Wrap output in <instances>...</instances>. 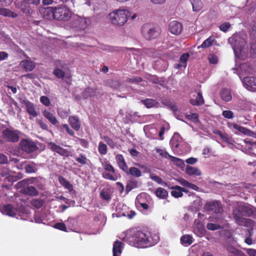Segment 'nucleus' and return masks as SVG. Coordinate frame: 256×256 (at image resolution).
Returning a JSON list of instances; mask_svg holds the SVG:
<instances>
[{
	"label": "nucleus",
	"mask_w": 256,
	"mask_h": 256,
	"mask_svg": "<svg viewBox=\"0 0 256 256\" xmlns=\"http://www.w3.org/2000/svg\"><path fill=\"white\" fill-rule=\"evenodd\" d=\"M58 179L60 184L64 186L68 190H72V185L64 177L60 176H58Z\"/></svg>",
	"instance_id": "38"
},
{
	"label": "nucleus",
	"mask_w": 256,
	"mask_h": 256,
	"mask_svg": "<svg viewBox=\"0 0 256 256\" xmlns=\"http://www.w3.org/2000/svg\"><path fill=\"white\" fill-rule=\"evenodd\" d=\"M40 4V0H22L16 4V8L26 15L32 14V8Z\"/></svg>",
	"instance_id": "4"
},
{
	"label": "nucleus",
	"mask_w": 256,
	"mask_h": 256,
	"mask_svg": "<svg viewBox=\"0 0 256 256\" xmlns=\"http://www.w3.org/2000/svg\"><path fill=\"white\" fill-rule=\"evenodd\" d=\"M2 211V214L10 216H14L18 212V209L11 204L4 206Z\"/></svg>",
	"instance_id": "14"
},
{
	"label": "nucleus",
	"mask_w": 256,
	"mask_h": 256,
	"mask_svg": "<svg viewBox=\"0 0 256 256\" xmlns=\"http://www.w3.org/2000/svg\"><path fill=\"white\" fill-rule=\"evenodd\" d=\"M126 174L136 178H139L142 176L141 171L138 168L134 166L130 168Z\"/></svg>",
	"instance_id": "37"
},
{
	"label": "nucleus",
	"mask_w": 256,
	"mask_h": 256,
	"mask_svg": "<svg viewBox=\"0 0 256 256\" xmlns=\"http://www.w3.org/2000/svg\"><path fill=\"white\" fill-rule=\"evenodd\" d=\"M40 102L46 106H48L50 104V102L48 98L44 96L40 98Z\"/></svg>",
	"instance_id": "60"
},
{
	"label": "nucleus",
	"mask_w": 256,
	"mask_h": 256,
	"mask_svg": "<svg viewBox=\"0 0 256 256\" xmlns=\"http://www.w3.org/2000/svg\"><path fill=\"white\" fill-rule=\"evenodd\" d=\"M206 228L209 230H215L221 228L220 225L213 223H208Z\"/></svg>",
	"instance_id": "59"
},
{
	"label": "nucleus",
	"mask_w": 256,
	"mask_h": 256,
	"mask_svg": "<svg viewBox=\"0 0 256 256\" xmlns=\"http://www.w3.org/2000/svg\"><path fill=\"white\" fill-rule=\"evenodd\" d=\"M102 166L104 170L108 172H105L102 174V177L108 180L115 181L117 180V177L114 176L116 170L114 166L110 164L109 162L104 160L102 162Z\"/></svg>",
	"instance_id": "8"
},
{
	"label": "nucleus",
	"mask_w": 256,
	"mask_h": 256,
	"mask_svg": "<svg viewBox=\"0 0 256 256\" xmlns=\"http://www.w3.org/2000/svg\"><path fill=\"white\" fill-rule=\"evenodd\" d=\"M228 127L230 128L233 132H234L236 134V132H234V130H237L238 132L245 134H250V131L243 126H240L236 124L233 123H228Z\"/></svg>",
	"instance_id": "18"
},
{
	"label": "nucleus",
	"mask_w": 256,
	"mask_h": 256,
	"mask_svg": "<svg viewBox=\"0 0 256 256\" xmlns=\"http://www.w3.org/2000/svg\"><path fill=\"white\" fill-rule=\"evenodd\" d=\"M170 160L174 164L180 168H184V161L180 158L172 156Z\"/></svg>",
	"instance_id": "47"
},
{
	"label": "nucleus",
	"mask_w": 256,
	"mask_h": 256,
	"mask_svg": "<svg viewBox=\"0 0 256 256\" xmlns=\"http://www.w3.org/2000/svg\"><path fill=\"white\" fill-rule=\"evenodd\" d=\"M108 84L110 87L114 88H117L120 86V83L118 80H110Z\"/></svg>",
	"instance_id": "58"
},
{
	"label": "nucleus",
	"mask_w": 256,
	"mask_h": 256,
	"mask_svg": "<svg viewBox=\"0 0 256 256\" xmlns=\"http://www.w3.org/2000/svg\"><path fill=\"white\" fill-rule=\"evenodd\" d=\"M0 15L12 18H16L18 16L16 12L4 8H0Z\"/></svg>",
	"instance_id": "28"
},
{
	"label": "nucleus",
	"mask_w": 256,
	"mask_h": 256,
	"mask_svg": "<svg viewBox=\"0 0 256 256\" xmlns=\"http://www.w3.org/2000/svg\"><path fill=\"white\" fill-rule=\"evenodd\" d=\"M156 152L159 154L166 159L170 160L172 156L170 155L166 150H162L158 148H156Z\"/></svg>",
	"instance_id": "52"
},
{
	"label": "nucleus",
	"mask_w": 256,
	"mask_h": 256,
	"mask_svg": "<svg viewBox=\"0 0 256 256\" xmlns=\"http://www.w3.org/2000/svg\"><path fill=\"white\" fill-rule=\"evenodd\" d=\"M232 216L236 223L238 224L243 218V214L241 211L240 206L233 210Z\"/></svg>",
	"instance_id": "25"
},
{
	"label": "nucleus",
	"mask_w": 256,
	"mask_h": 256,
	"mask_svg": "<svg viewBox=\"0 0 256 256\" xmlns=\"http://www.w3.org/2000/svg\"><path fill=\"white\" fill-rule=\"evenodd\" d=\"M226 250L234 256H246L241 250H240L232 245H228L226 247Z\"/></svg>",
	"instance_id": "27"
},
{
	"label": "nucleus",
	"mask_w": 256,
	"mask_h": 256,
	"mask_svg": "<svg viewBox=\"0 0 256 256\" xmlns=\"http://www.w3.org/2000/svg\"><path fill=\"white\" fill-rule=\"evenodd\" d=\"M68 122L70 126L76 131L80 130V122L77 116H72L68 118Z\"/></svg>",
	"instance_id": "17"
},
{
	"label": "nucleus",
	"mask_w": 256,
	"mask_h": 256,
	"mask_svg": "<svg viewBox=\"0 0 256 256\" xmlns=\"http://www.w3.org/2000/svg\"><path fill=\"white\" fill-rule=\"evenodd\" d=\"M38 124L40 128L44 130H48V125L46 122L42 120H40L38 121Z\"/></svg>",
	"instance_id": "64"
},
{
	"label": "nucleus",
	"mask_w": 256,
	"mask_h": 256,
	"mask_svg": "<svg viewBox=\"0 0 256 256\" xmlns=\"http://www.w3.org/2000/svg\"><path fill=\"white\" fill-rule=\"evenodd\" d=\"M54 228H56L58 230L64 231V232H68L66 230V224L63 222H56L54 226Z\"/></svg>",
	"instance_id": "56"
},
{
	"label": "nucleus",
	"mask_w": 256,
	"mask_h": 256,
	"mask_svg": "<svg viewBox=\"0 0 256 256\" xmlns=\"http://www.w3.org/2000/svg\"><path fill=\"white\" fill-rule=\"evenodd\" d=\"M168 29L172 34L177 36L181 34L183 26L180 22L177 20H173L169 24Z\"/></svg>",
	"instance_id": "12"
},
{
	"label": "nucleus",
	"mask_w": 256,
	"mask_h": 256,
	"mask_svg": "<svg viewBox=\"0 0 256 256\" xmlns=\"http://www.w3.org/2000/svg\"><path fill=\"white\" fill-rule=\"evenodd\" d=\"M21 67L25 70L26 71H32L34 68V64L29 60H23L20 62Z\"/></svg>",
	"instance_id": "23"
},
{
	"label": "nucleus",
	"mask_w": 256,
	"mask_h": 256,
	"mask_svg": "<svg viewBox=\"0 0 256 256\" xmlns=\"http://www.w3.org/2000/svg\"><path fill=\"white\" fill-rule=\"evenodd\" d=\"M204 100L200 92L197 94L196 99L190 98V102L193 106H201L204 104Z\"/></svg>",
	"instance_id": "24"
},
{
	"label": "nucleus",
	"mask_w": 256,
	"mask_h": 256,
	"mask_svg": "<svg viewBox=\"0 0 256 256\" xmlns=\"http://www.w3.org/2000/svg\"><path fill=\"white\" fill-rule=\"evenodd\" d=\"M138 182L136 180L131 179L129 180L126 186V192L128 194L132 190L138 187Z\"/></svg>",
	"instance_id": "35"
},
{
	"label": "nucleus",
	"mask_w": 256,
	"mask_h": 256,
	"mask_svg": "<svg viewBox=\"0 0 256 256\" xmlns=\"http://www.w3.org/2000/svg\"><path fill=\"white\" fill-rule=\"evenodd\" d=\"M208 60L211 64H216L218 62V57L214 54H210L208 56Z\"/></svg>",
	"instance_id": "55"
},
{
	"label": "nucleus",
	"mask_w": 256,
	"mask_h": 256,
	"mask_svg": "<svg viewBox=\"0 0 256 256\" xmlns=\"http://www.w3.org/2000/svg\"><path fill=\"white\" fill-rule=\"evenodd\" d=\"M192 5L194 12H199L203 8V3L202 0H189Z\"/></svg>",
	"instance_id": "30"
},
{
	"label": "nucleus",
	"mask_w": 256,
	"mask_h": 256,
	"mask_svg": "<svg viewBox=\"0 0 256 256\" xmlns=\"http://www.w3.org/2000/svg\"><path fill=\"white\" fill-rule=\"evenodd\" d=\"M186 173L189 176L195 175L196 176H200L202 174L200 170L198 168L189 166H188L186 168Z\"/></svg>",
	"instance_id": "31"
},
{
	"label": "nucleus",
	"mask_w": 256,
	"mask_h": 256,
	"mask_svg": "<svg viewBox=\"0 0 256 256\" xmlns=\"http://www.w3.org/2000/svg\"><path fill=\"white\" fill-rule=\"evenodd\" d=\"M222 116L227 118H232L234 117V113L231 110H226L223 111Z\"/></svg>",
	"instance_id": "63"
},
{
	"label": "nucleus",
	"mask_w": 256,
	"mask_h": 256,
	"mask_svg": "<svg viewBox=\"0 0 256 256\" xmlns=\"http://www.w3.org/2000/svg\"><path fill=\"white\" fill-rule=\"evenodd\" d=\"M98 151L102 155L106 154L108 152V147L106 144L102 142H100L98 143Z\"/></svg>",
	"instance_id": "46"
},
{
	"label": "nucleus",
	"mask_w": 256,
	"mask_h": 256,
	"mask_svg": "<svg viewBox=\"0 0 256 256\" xmlns=\"http://www.w3.org/2000/svg\"><path fill=\"white\" fill-rule=\"evenodd\" d=\"M230 22H226L220 25L219 28L220 30L224 32H226L228 29L230 27Z\"/></svg>",
	"instance_id": "62"
},
{
	"label": "nucleus",
	"mask_w": 256,
	"mask_h": 256,
	"mask_svg": "<svg viewBox=\"0 0 256 256\" xmlns=\"http://www.w3.org/2000/svg\"><path fill=\"white\" fill-rule=\"evenodd\" d=\"M172 190L171 192V194L172 196L178 198L182 197L183 194L182 192V187L178 186H172L170 188Z\"/></svg>",
	"instance_id": "34"
},
{
	"label": "nucleus",
	"mask_w": 256,
	"mask_h": 256,
	"mask_svg": "<svg viewBox=\"0 0 256 256\" xmlns=\"http://www.w3.org/2000/svg\"><path fill=\"white\" fill-rule=\"evenodd\" d=\"M220 96L222 99L226 102H228L232 99L230 90L226 88H223L220 92Z\"/></svg>",
	"instance_id": "21"
},
{
	"label": "nucleus",
	"mask_w": 256,
	"mask_h": 256,
	"mask_svg": "<svg viewBox=\"0 0 256 256\" xmlns=\"http://www.w3.org/2000/svg\"><path fill=\"white\" fill-rule=\"evenodd\" d=\"M20 132L18 130L6 128L2 132L3 138L8 142H16L20 140Z\"/></svg>",
	"instance_id": "9"
},
{
	"label": "nucleus",
	"mask_w": 256,
	"mask_h": 256,
	"mask_svg": "<svg viewBox=\"0 0 256 256\" xmlns=\"http://www.w3.org/2000/svg\"><path fill=\"white\" fill-rule=\"evenodd\" d=\"M243 82L248 90L256 92V78L254 76L246 77L244 78Z\"/></svg>",
	"instance_id": "13"
},
{
	"label": "nucleus",
	"mask_w": 256,
	"mask_h": 256,
	"mask_svg": "<svg viewBox=\"0 0 256 256\" xmlns=\"http://www.w3.org/2000/svg\"><path fill=\"white\" fill-rule=\"evenodd\" d=\"M116 160L119 168L126 174L128 168L123 156L121 154H117L116 156Z\"/></svg>",
	"instance_id": "15"
},
{
	"label": "nucleus",
	"mask_w": 256,
	"mask_h": 256,
	"mask_svg": "<svg viewBox=\"0 0 256 256\" xmlns=\"http://www.w3.org/2000/svg\"><path fill=\"white\" fill-rule=\"evenodd\" d=\"M150 178L158 184H164V186L167 185L166 182H164L162 178L158 176H156L154 173H151L150 174Z\"/></svg>",
	"instance_id": "48"
},
{
	"label": "nucleus",
	"mask_w": 256,
	"mask_h": 256,
	"mask_svg": "<svg viewBox=\"0 0 256 256\" xmlns=\"http://www.w3.org/2000/svg\"><path fill=\"white\" fill-rule=\"evenodd\" d=\"M102 139L110 148H114L116 146V143L108 136H104Z\"/></svg>",
	"instance_id": "50"
},
{
	"label": "nucleus",
	"mask_w": 256,
	"mask_h": 256,
	"mask_svg": "<svg viewBox=\"0 0 256 256\" xmlns=\"http://www.w3.org/2000/svg\"><path fill=\"white\" fill-rule=\"evenodd\" d=\"M24 192L26 194H28L30 196H36L38 195V193L36 188L32 186H27L24 189Z\"/></svg>",
	"instance_id": "44"
},
{
	"label": "nucleus",
	"mask_w": 256,
	"mask_h": 256,
	"mask_svg": "<svg viewBox=\"0 0 256 256\" xmlns=\"http://www.w3.org/2000/svg\"><path fill=\"white\" fill-rule=\"evenodd\" d=\"M32 205L36 208H40L44 204V201L40 199H33L30 202Z\"/></svg>",
	"instance_id": "51"
},
{
	"label": "nucleus",
	"mask_w": 256,
	"mask_h": 256,
	"mask_svg": "<svg viewBox=\"0 0 256 256\" xmlns=\"http://www.w3.org/2000/svg\"><path fill=\"white\" fill-rule=\"evenodd\" d=\"M75 159L78 164L82 166L88 164V162H90L87 157L83 154H80L78 156L76 157Z\"/></svg>",
	"instance_id": "41"
},
{
	"label": "nucleus",
	"mask_w": 256,
	"mask_h": 256,
	"mask_svg": "<svg viewBox=\"0 0 256 256\" xmlns=\"http://www.w3.org/2000/svg\"><path fill=\"white\" fill-rule=\"evenodd\" d=\"M122 242L118 240L114 242L112 248L113 256H117V253H122Z\"/></svg>",
	"instance_id": "33"
},
{
	"label": "nucleus",
	"mask_w": 256,
	"mask_h": 256,
	"mask_svg": "<svg viewBox=\"0 0 256 256\" xmlns=\"http://www.w3.org/2000/svg\"><path fill=\"white\" fill-rule=\"evenodd\" d=\"M43 116L46 118L52 125L56 126L58 124V121L53 114L46 110H44L42 112Z\"/></svg>",
	"instance_id": "19"
},
{
	"label": "nucleus",
	"mask_w": 256,
	"mask_h": 256,
	"mask_svg": "<svg viewBox=\"0 0 256 256\" xmlns=\"http://www.w3.org/2000/svg\"><path fill=\"white\" fill-rule=\"evenodd\" d=\"M256 222L252 219L243 218L238 224V225L250 228L254 227Z\"/></svg>",
	"instance_id": "22"
},
{
	"label": "nucleus",
	"mask_w": 256,
	"mask_h": 256,
	"mask_svg": "<svg viewBox=\"0 0 256 256\" xmlns=\"http://www.w3.org/2000/svg\"><path fill=\"white\" fill-rule=\"evenodd\" d=\"M186 118L194 123L198 124L200 122L199 115L197 113H190L186 114Z\"/></svg>",
	"instance_id": "42"
},
{
	"label": "nucleus",
	"mask_w": 256,
	"mask_h": 256,
	"mask_svg": "<svg viewBox=\"0 0 256 256\" xmlns=\"http://www.w3.org/2000/svg\"><path fill=\"white\" fill-rule=\"evenodd\" d=\"M100 198L107 202H109L111 200V196L109 190L106 188H103L100 194Z\"/></svg>",
	"instance_id": "40"
},
{
	"label": "nucleus",
	"mask_w": 256,
	"mask_h": 256,
	"mask_svg": "<svg viewBox=\"0 0 256 256\" xmlns=\"http://www.w3.org/2000/svg\"><path fill=\"white\" fill-rule=\"evenodd\" d=\"M142 81V78L140 76L133 77L128 78V82L132 84H138Z\"/></svg>",
	"instance_id": "61"
},
{
	"label": "nucleus",
	"mask_w": 256,
	"mask_h": 256,
	"mask_svg": "<svg viewBox=\"0 0 256 256\" xmlns=\"http://www.w3.org/2000/svg\"><path fill=\"white\" fill-rule=\"evenodd\" d=\"M24 169L26 173H34L37 171L36 167L32 164H26Z\"/></svg>",
	"instance_id": "54"
},
{
	"label": "nucleus",
	"mask_w": 256,
	"mask_h": 256,
	"mask_svg": "<svg viewBox=\"0 0 256 256\" xmlns=\"http://www.w3.org/2000/svg\"><path fill=\"white\" fill-rule=\"evenodd\" d=\"M154 193L160 199H166L168 194V192L162 188H158Z\"/></svg>",
	"instance_id": "32"
},
{
	"label": "nucleus",
	"mask_w": 256,
	"mask_h": 256,
	"mask_svg": "<svg viewBox=\"0 0 256 256\" xmlns=\"http://www.w3.org/2000/svg\"><path fill=\"white\" fill-rule=\"evenodd\" d=\"M72 15V10L66 6L60 4L54 6V20L60 21H66L70 19Z\"/></svg>",
	"instance_id": "3"
},
{
	"label": "nucleus",
	"mask_w": 256,
	"mask_h": 256,
	"mask_svg": "<svg viewBox=\"0 0 256 256\" xmlns=\"http://www.w3.org/2000/svg\"><path fill=\"white\" fill-rule=\"evenodd\" d=\"M116 160L119 168L126 174L128 168L123 156L121 154H117L116 156Z\"/></svg>",
	"instance_id": "16"
},
{
	"label": "nucleus",
	"mask_w": 256,
	"mask_h": 256,
	"mask_svg": "<svg viewBox=\"0 0 256 256\" xmlns=\"http://www.w3.org/2000/svg\"><path fill=\"white\" fill-rule=\"evenodd\" d=\"M39 12L40 16L44 19L52 20L54 19V7H40Z\"/></svg>",
	"instance_id": "10"
},
{
	"label": "nucleus",
	"mask_w": 256,
	"mask_h": 256,
	"mask_svg": "<svg viewBox=\"0 0 256 256\" xmlns=\"http://www.w3.org/2000/svg\"><path fill=\"white\" fill-rule=\"evenodd\" d=\"M204 209L210 214H222L223 212L222 204L220 202L216 200L206 202L204 206Z\"/></svg>",
	"instance_id": "6"
},
{
	"label": "nucleus",
	"mask_w": 256,
	"mask_h": 256,
	"mask_svg": "<svg viewBox=\"0 0 256 256\" xmlns=\"http://www.w3.org/2000/svg\"><path fill=\"white\" fill-rule=\"evenodd\" d=\"M130 12L125 10H116L108 14L112 24L118 26H122L128 21Z\"/></svg>",
	"instance_id": "2"
},
{
	"label": "nucleus",
	"mask_w": 256,
	"mask_h": 256,
	"mask_svg": "<svg viewBox=\"0 0 256 256\" xmlns=\"http://www.w3.org/2000/svg\"><path fill=\"white\" fill-rule=\"evenodd\" d=\"M127 238L130 245L138 248H144L154 244L150 232L140 230L130 232Z\"/></svg>",
	"instance_id": "1"
},
{
	"label": "nucleus",
	"mask_w": 256,
	"mask_h": 256,
	"mask_svg": "<svg viewBox=\"0 0 256 256\" xmlns=\"http://www.w3.org/2000/svg\"><path fill=\"white\" fill-rule=\"evenodd\" d=\"M48 146L52 152L58 154L61 156L68 158L70 156V152L66 149H64L62 146L57 145L54 142H51L48 143Z\"/></svg>",
	"instance_id": "11"
},
{
	"label": "nucleus",
	"mask_w": 256,
	"mask_h": 256,
	"mask_svg": "<svg viewBox=\"0 0 256 256\" xmlns=\"http://www.w3.org/2000/svg\"><path fill=\"white\" fill-rule=\"evenodd\" d=\"M189 57L190 54L188 53L184 54L180 57V62L184 64V68L186 66V62Z\"/></svg>",
	"instance_id": "57"
},
{
	"label": "nucleus",
	"mask_w": 256,
	"mask_h": 256,
	"mask_svg": "<svg viewBox=\"0 0 256 256\" xmlns=\"http://www.w3.org/2000/svg\"><path fill=\"white\" fill-rule=\"evenodd\" d=\"M142 32L143 36L148 40L156 38L160 35L159 32L149 24L142 26Z\"/></svg>",
	"instance_id": "5"
},
{
	"label": "nucleus",
	"mask_w": 256,
	"mask_h": 256,
	"mask_svg": "<svg viewBox=\"0 0 256 256\" xmlns=\"http://www.w3.org/2000/svg\"><path fill=\"white\" fill-rule=\"evenodd\" d=\"M141 102L148 108H150L154 106L156 107L158 105V101L152 98L142 100H141Z\"/></svg>",
	"instance_id": "29"
},
{
	"label": "nucleus",
	"mask_w": 256,
	"mask_h": 256,
	"mask_svg": "<svg viewBox=\"0 0 256 256\" xmlns=\"http://www.w3.org/2000/svg\"><path fill=\"white\" fill-rule=\"evenodd\" d=\"M70 113V110L69 109H63L60 108L58 110V115L62 118H66Z\"/></svg>",
	"instance_id": "49"
},
{
	"label": "nucleus",
	"mask_w": 256,
	"mask_h": 256,
	"mask_svg": "<svg viewBox=\"0 0 256 256\" xmlns=\"http://www.w3.org/2000/svg\"><path fill=\"white\" fill-rule=\"evenodd\" d=\"M26 110L27 112L32 116L33 118H36L38 116V112H36L34 104L30 102V101H26L24 102Z\"/></svg>",
	"instance_id": "20"
},
{
	"label": "nucleus",
	"mask_w": 256,
	"mask_h": 256,
	"mask_svg": "<svg viewBox=\"0 0 256 256\" xmlns=\"http://www.w3.org/2000/svg\"><path fill=\"white\" fill-rule=\"evenodd\" d=\"M20 149L27 154L32 153L37 150L36 144L32 140L22 139L19 143Z\"/></svg>",
	"instance_id": "7"
},
{
	"label": "nucleus",
	"mask_w": 256,
	"mask_h": 256,
	"mask_svg": "<svg viewBox=\"0 0 256 256\" xmlns=\"http://www.w3.org/2000/svg\"><path fill=\"white\" fill-rule=\"evenodd\" d=\"M240 206L243 216L250 217L254 215V212L252 208L244 206Z\"/></svg>",
	"instance_id": "36"
},
{
	"label": "nucleus",
	"mask_w": 256,
	"mask_h": 256,
	"mask_svg": "<svg viewBox=\"0 0 256 256\" xmlns=\"http://www.w3.org/2000/svg\"><path fill=\"white\" fill-rule=\"evenodd\" d=\"M96 90V88L88 87L87 88H85L84 91L82 92V97L84 99H86L88 98L95 96Z\"/></svg>",
	"instance_id": "26"
},
{
	"label": "nucleus",
	"mask_w": 256,
	"mask_h": 256,
	"mask_svg": "<svg viewBox=\"0 0 256 256\" xmlns=\"http://www.w3.org/2000/svg\"><path fill=\"white\" fill-rule=\"evenodd\" d=\"M44 181V178L40 176L37 178H33L32 180V183H34L35 184H36V186L39 188L40 189H42L44 186L43 183Z\"/></svg>",
	"instance_id": "45"
},
{
	"label": "nucleus",
	"mask_w": 256,
	"mask_h": 256,
	"mask_svg": "<svg viewBox=\"0 0 256 256\" xmlns=\"http://www.w3.org/2000/svg\"><path fill=\"white\" fill-rule=\"evenodd\" d=\"M54 74L58 78L62 79L65 76V72L60 68L55 69L53 72Z\"/></svg>",
	"instance_id": "53"
},
{
	"label": "nucleus",
	"mask_w": 256,
	"mask_h": 256,
	"mask_svg": "<svg viewBox=\"0 0 256 256\" xmlns=\"http://www.w3.org/2000/svg\"><path fill=\"white\" fill-rule=\"evenodd\" d=\"M214 39L212 37L210 36L208 38L206 39L200 46H198V48L199 49L200 48H209L210 46H211L214 42Z\"/></svg>",
	"instance_id": "43"
},
{
	"label": "nucleus",
	"mask_w": 256,
	"mask_h": 256,
	"mask_svg": "<svg viewBox=\"0 0 256 256\" xmlns=\"http://www.w3.org/2000/svg\"><path fill=\"white\" fill-rule=\"evenodd\" d=\"M192 236L189 234H185L180 238V242L185 246H190L192 243Z\"/></svg>",
	"instance_id": "39"
}]
</instances>
